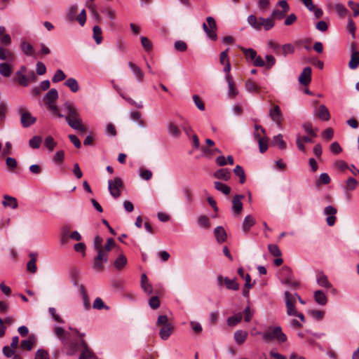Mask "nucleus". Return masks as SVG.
<instances>
[{"label":"nucleus","mask_w":359,"mask_h":359,"mask_svg":"<svg viewBox=\"0 0 359 359\" xmlns=\"http://www.w3.org/2000/svg\"><path fill=\"white\" fill-rule=\"evenodd\" d=\"M58 98L57 90L55 88H51L45 95L43 101L48 107L59 118L65 117L68 125L73 129L78 130L81 133H85L87 130L86 126L83 124L82 119L80 117L77 109L74 103L70 102H65L63 106L67 111V115L64 116L58 110L57 107L55 104V101Z\"/></svg>","instance_id":"nucleus-1"},{"label":"nucleus","mask_w":359,"mask_h":359,"mask_svg":"<svg viewBox=\"0 0 359 359\" xmlns=\"http://www.w3.org/2000/svg\"><path fill=\"white\" fill-rule=\"evenodd\" d=\"M66 348V353L68 355H73L76 354L79 348H82L81 353L79 359H97L94 353L89 348L88 344L83 339H81L80 342L71 341L63 344Z\"/></svg>","instance_id":"nucleus-2"},{"label":"nucleus","mask_w":359,"mask_h":359,"mask_svg":"<svg viewBox=\"0 0 359 359\" xmlns=\"http://www.w3.org/2000/svg\"><path fill=\"white\" fill-rule=\"evenodd\" d=\"M102 244V238L100 236H95L93 241V246L97 252V255L94 259L93 269L98 272L102 271L104 269L102 262L106 263L108 261L107 254L103 250Z\"/></svg>","instance_id":"nucleus-3"},{"label":"nucleus","mask_w":359,"mask_h":359,"mask_svg":"<svg viewBox=\"0 0 359 359\" xmlns=\"http://www.w3.org/2000/svg\"><path fill=\"white\" fill-rule=\"evenodd\" d=\"M156 325L161 327L159 336L163 340H167L174 330V326L166 315L158 316Z\"/></svg>","instance_id":"nucleus-4"},{"label":"nucleus","mask_w":359,"mask_h":359,"mask_svg":"<svg viewBox=\"0 0 359 359\" xmlns=\"http://www.w3.org/2000/svg\"><path fill=\"white\" fill-rule=\"evenodd\" d=\"M262 339L265 342H269L274 339H277V341L278 342L283 343L287 341V337L283 332L282 329L280 326H276V327L270 326L263 333Z\"/></svg>","instance_id":"nucleus-5"},{"label":"nucleus","mask_w":359,"mask_h":359,"mask_svg":"<svg viewBox=\"0 0 359 359\" xmlns=\"http://www.w3.org/2000/svg\"><path fill=\"white\" fill-rule=\"evenodd\" d=\"M280 282L291 288L297 289L299 283L293 278L292 271L288 266H284L278 273Z\"/></svg>","instance_id":"nucleus-6"},{"label":"nucleus","mask_w":359,"mask_h":359,"mask_svg":"<svg viewBox=\"0 0 359 359\" xmlns=\"http://www.w3.org/2000/svg\"><path fill=\"white\" fill-rule=\"evenodd\" d=\"M284 299L287 309V314L288 316H296L300 319L302 322H305L304 316L302 313H298L295 308L294 296H293L292 294H291L290 292L286 291L284 293Z\"/></svg>","instance_id":"nucleus-7"},{"label":"nucleus","mask_w":359,"mask_h":359,"mask_svg":"<svg viewBox=\"0 0 359 359\" xmlns=\"http://www.w3.org/2000/svg\"><path fill=\"white\" fill-rule=\"evenodd\" d=\"M206 21L207 24H203V29L206 33L208 37L213 41H216L217 39V36L216 34L217 24L215 20L212 17L209 16L206 18Z\"/></svg>","instance_id":"nucleus-8"},{"label":"nucleus","mask_w":359,"mask_h":359,"mask_svg":"<svg viewBox=\"0 0 359 359\" xmlns=\"http://www.w3.org/2000/svg\"><path fill=\"white\" fill-rule=\"evenodd\" d=\"M123 187V181L120 177H116L108 182V189L110 194L117 198L121 196V190Z\"/></svg>","instance_id":"nucleus-9"},{"label":"nucleus","mask_w":359,"mask_h":359,"mask_svg":"<svg viewBox=\"0 0 359 359\" xmlns=\"http://www.w3.org/2000/svg\"><path fill=\"white\" fill-rule=\"evenodd\" d=\"M19 114L20 115V121L23 127L27 128L34 124L36 118L32 116V114L27 111L25 109L20 108L19 109Z\"/></svg>","instance_id":"nucleus-10"},{"label":"nucleus","mask_w":359,"mask_h":359,"mask_svg":"<svg viewBox=\"0 0 359 359\" xmlns=\"http://www.w3.org/2000/svg\"><path fill=\"white\" fill-rule=\"evenodd\" d=\"M337 210L332 205H328L324 209V214L327 216L326 222L328 226H332L336 222V216Z\"/></svg>","instance_id":"nucleus-11"},{"label":"nucleus","mask_w":359,"mask_h":359,"mask_svg":"<svg viewBox=\"0 0 359 359\" xmlns=\"http://www.w3.org/2000/svg\"><path fill=\"white\" fill-rule=\"evenodd\" d=\"M269 115L278 127L281 126L282 113L279 106L274 105L273 108L269 110Z\"/></svg>","instance_id":"nucleus-12"},{"label":"nucleus","mask_w":359,"mask_h":359,"mask_svg":"<svg viewBox=\"0 0 359 359\" xmlns=\"http://www.w3.org/2000/svg\"><path fill=\"white\" fill-rule=\"evenodd\" d=\"M243 198V195H236L232 200V210L235 216H238L243 210V205L241 200Z\"/></svg>","instance_id":"nucleus-13"},{"label":"nucleus","mask_w":359,"mask_h":359,"mask_svg":"<svg viewBox=\"0 0 359 359\" xmlns=\"http://www.w3.org/2000/svg\"><path fill=\"white\" fill-rule=\"evenodd\" d=\"M298 80L299 82L304 86L309 85L311 80V68L309 67L304 68Z\"/></svg>","instance_id":"nucleus-14"},{"label":"nucleus","mask_w":359,"mask_h":359,"mask_svg":"<svg viewBox=\"0 0 359 359\" xmlns=\"http://www.w3.org/2000/svg\"><path fill=\"white\" fill-rule=\"evenodd\" d=\"M254 137L258 142L259 151L264 153L268 149V137L266 135L259 136V133H254Z\"/></svg>","instance_id":"nucleus-15"},{"label":"nucleus","mask_w":359,"mask_h":359,"mask_svg":"<svg viewBox=\"0 0 359 359\" xmlns=\"http://www.w3.org/2000/svg\"><path fill=\"white\" fill-rule=\"evenodd\" d=\"M214 235L218 243H222L227 238V233L222 226H218L214 229Z\"/></svg>","instance_id":"nucleus-16"},{"label":"nucleus","mask_w":359,"mask_h":359,"mask_svg":"<svg viewBox=\"0 0 359 359\" xmlns=\"http://www.w3.org/2000/svg\"><path fill=\"white\" fill-rule=\"evenodd\" d=\"M231 176V171L226 168H221L217 170L214 173V177L217 179L228 181Z\"/></svg>","instance_id":"nucleus-17"},{"label":"nucleus","mask_w":359,"mask_h":359,"mask_svg":"<svg viewBox=\"0 0 359 359\" xmlns=\"http://www.w3.org/2000/svg\"><path fill=\"white\" fill-rule=\"evenodd\" d=\"M128 66L130 68L131 71L133 72V74L136 77L137 80L139 82H142L144 80V72L142 70L137 66L135 63L132 62H128Z\"/></svg>","instance_id":"nucleus-18"},{"label":"nucleus","mask_w":359,"mask_h":359,"mask_svg":"<svg viewBox=\"0 0 359 359\" xmlns=\"http://www.w3.org/2000/svg\"><path fill=\"white\" fill-rule=\"evenodd\" d=\"M2 205L6 208L9 207L12 209H16L18 206V201L15 197L5 195L4 196V201H2Z\"/></svg>","instance_id":"nucleus-19"},{"label":"nucleus","mask_w":359,"mask_h":359,"mask_svg":"<svg viewBox=\"0 0 359 359\" xmlns=\"http://www.w3.org/2000/svg\"><path fill=\"white\" fill-rule=\"evenodd\" d=\"M29 256L30 257V260L27 264V269L28 271H29L32 273H34L37 271V267H36V264L37 253L31 252L29 255Z\"/></svg>","instance_id":"nucleus-20"},{"label":"nucleus","mask_w":359,"mask_h":359,"mask_svg":"<svg viewBox=\"0 0 359 359\" xmlns=\"http://www.w3.org/2000/svg\"><path fill=\"white\" fill-rule=\"evenodd\" d=\"M141 287L147 294H151L153 292L152 285L149 283L147 276L145 273H143L141 276Z\"/></svg>","instance_id":"nucleus-21"},{"label":"nucleus","mask_w":359,"mask_h":359,"mask_svg":"<svg viewBox=\"0 0 359 359\" xmlns=\"http://www.w3.org/2000/svg\"><path fill=\"white\" fill-rule=\"evenodd\" d=\"M55 334L60 339L62 344H67V340L69 339V334L66 332L62 327H57L55 328Z\"/></svg>","instance_id":"nucleus-22"},{"label":"nucleus","mask_w":359,"mask_h":359,"mask_svg":"<svg viewBox=\"0 0 359 359\" xmlns=\"http://www.w3.org/2000/svg\"><path fill=\"white\" fill-rule=\"evenodd\" d=\"M36 338L32 334L27 339L22 340L20 343V348L23 350L31 351L34 346Z\"/></svg>","instance_id":"nucleus-23"},{"label":"nucleus","mask_w":359,"mask_h":359,"mask_svg":"<svg viewBox=\"0 0 359 359\" xmlns=\"http://www.w3.org/2000/svg\"><path fill=\"white\" fill-rule=\"evenodd\" d=\"M275 25L274 20L270 17L267 18H259V30L263 27L265 30L271 29Z\"/></svg>","instance_id":"nucleus-24"},{"label":"nucleus","mask_w":359,"mask_h":359,"mask_svg":"<svg viewBox=\"0 0 359 359\" xmlns=\"http://www.w3.org/2000/svg\"><path fill=\"white\" fill-rule=\"evenodd\" d=\"M248 332L246 331L238 330L234 333V339L238 345L243 344L248 337Z\"/></svg>","instance_id":"nucleus-25"},{"label":"nucleus","mask_w":359,"mask_h":359,"mask_svg":"<svg viewBox=\"0 0 359 359\" xmlns=\"http://www.w3.org/2000/svg\"><path fill=\"white\" fill-rule=\"evenodd\" d=\"M316 280L317 283L321 287L326 288H330L332 287V284L329 282L327 277L323 272H320L317 274Z\"/></svg>","instance_id":"nucleus-26"},{"label":"nucleus","mask_w":359,"mask_h":359,"mask_svg":"<svg viewBox=\"0 0 359 359\" xmlns=\"http://www.w3.org/2000/svg\"><path fill=\"white\" fill-rule=\"evenodd\" d=\"M318 117L324 121H328L330 118V114L325 105L321 104L318 107Z\"/></svg>","instance_id":"nucleus-27"},{"label":"nucleus","mask_w":359,"mask_h":359,"mask_svg":"<svg viewBox=\"0 0 359 359\" xmlns=\"http://www.w3.org/2000/svg\"><path fill=\"white\" fill-rule=\"evenodd\" d=\"M224 285L228 290L237 291L240 288L239 284L237 283L236 279H230L228 277L224 278Z\"/></svg>","instance_id":"nucleus-28"},{"label":"nucleus","mask_w":359,"mask_h":359,"mask_svg":"<svg viewBox=\"0 0 359 359\" xmlns=\"http://www.w3.org/2000/svg\"><path fill=\"white\" fill-rule=\"evenodd\" d=\"M315 301L320 305L324 306L327 302L325 294L322 290H316L314 292Z\"/></svg>","instance_id":"nucleus-29"},{"label":"nucleus","mask_w":359,"mask_h":359,"mask_svg":"<svg viewBox=\"0 0 359 359\" xmlns=\"http://www.w3.org/2000/svg\"><path fill=\"white\" fill-rule=\"evenodd\" d=\"M64 84L69 88L72 93H76L79 89L78 81L74 78L67 79Z\"/></svg>","instance_id":"nucleus-30"},{"label":"nucleus","mask_w":359,"mask_h":359,"mask_svg":"<svg viewBox=\"0 0 359 359\" xmlns=\"http://www.w3.org/2000/svg\"><path fill=\"white\" fill-rule=\"evenodd\" d=\"M359 65V52L353 51L351 55V60L348 62V67L351 69H355Z\"/></svg>","instance_id":"nucleus-31"},{"label":"nucleus","mask_w":359,"mask_h":359,"mask_svg":"<svg viewBox=\"0 0 359 359\" xmlns=\"http://www.w3.org/2000/svg\"><path fill=\"white\" fill-rule=\"evenodd\" d=\"M126 264L127 259L125 255L121 254L116 259L114 265L116 269L121 270L126 266Z\"/></svg>","instance_id":"nucleus-32"},{"label":"nucleus","mask_w":359,"mask_h":359,"mask_svg":"<svg viewBox=\"0 0 359 359\" xmlns=\"http://www.w3.org/2000/svg\"><path fill=\"white\" fill-rule=\"evenodd\" d=\"M333 8L340 18H345L348 13V9L341 4H335Z\"/></svg>","instance_id":"nucleus-33"},{"label":"nucleus","mask_w":359,"mask_h":359,"mask_svg":"<svg viewBox=\"0 0 359 359\" xmlns=\"http://www.w3.org/2000/svg\"><path fill=\"white\" fill-rule=\"evenodd\" d=\"M242 320V315L241 313H238L232 316L227 318L226 323L229 327H233L238 324Z\"/></svg>","instance_id":"nucleus-34"},{"label":"nucleus","mask_w":359,"mask_h":359,"mask_svg":"<svg viewBox=\"0 0 359 359\" xmlns=\"http://www.w3.org/2000/svg\"><path fill=\"white\" fill-rule=\"evenodd\" d=\"M14 55L11 51L3 47L0 48V60L12 61Z\"/></svg>","instance_id":"nucleus-35"},{"label":"nucleus","mask_w":359,"mask_h":359,"mask_svg":"<svg viewBox=\"0 0 359 359\" xmlns=\"http://www.w3.org/2000/svg\"><path fill=\"white\" fill-rule=\"evenodd\" d=\"M215 188L218 191L222 193L224 195L229 194L231 191V188L227 186L226 184L220 182H215Z\"/></svg>","instance_id":"nucleus-36"},{"label":"nucleus","mask_w":359,"mask_h":359,"mask_svg":"<svg viewBox=\"0 0 359 359\" xmlns=\"http://www.w3.org/2000/svg\"><path fill=\"white\" fill-rule=\"evenodd\" d=\"M12 68L6 62L0 63V74L5 77H9L11 75Z\"/></svg>","instance_id":"nucleus-37"},{"label":"nucleus","mask_w":359,"mask_h":359,"mask_svg":"<svg viewBox=\"0 0 359 359\" xmlns=\"http://www.w3.org/2000/svg\"><path fill=\"white\" fill-rule=\"evenodd\" d=\"M294 52V46L291 43H285L280 47V53L279 55L286 56L289 54H292Z\"/></svg>","instance_id":"nucleus-38"},{"label":"nucleus","mask_w":359,"mask_h":359,"mask_svg":"<svg viewBox=\"0 0 359 359\" xmlns=\"http://www.w3.org/2000/svg\"><path fill=\"white\" fill-rule=\"evenodd\" d=\"M168 130L169 134L175 137H179L180 136L181 132L178 128V126L174 123H169L168 126Z\"/></svg>","instance_id":"nucleus-39"},{"label":"nucleus","mask_w":359,"mask_h":359,"mask_svg":"<svg viewBox=\"0 0 359 359\" xmlns=\"http://www.w3.org/2000/svg\"><path fill=\"white\" fill-rule=\"evenodd\" d=\"M272 144L275 146H278L280 149L286 148V143L281 134H278L273 137Z\"/></svg>","instance_id":"nucleus-40"},{"label":"nucleus","mask_w":359,"mask_h":359,"mask_svg":"<svg viewBox=\"0 0 359 359\" xmlns=\"http://www.w3.org/2000/svg\"><path fill=\"white\" fill-rule=\"evenodd\" d=\"M255 219L251 215H248L245 217L243 223V230L247 232L254 224Z\"/></svg>","instance_id":"nucleus-41"},{"label":"nucleus","mask_w":359,"mask_h":359,"mask_svg":"<svg viewBox=\"0 0 359 359\" xmlns=\"http://www.w3.org/2000/svg\"><path fill=\"white\" fill-rule=\"evenodd\" d=\"M234 174L239 177L240 183L243 184L245 182V174L244 172L243 168L240 166L239 165H237L235 168L233 169Z\"/></svg>","instance_id":"nucleus-42"},{"label":"nucleus","mask_w":359,"mask_h":359,"mask_svg":"<svg viewBox=\"0 0 359 359\" xmlns=\"http://www.w3.org/2000/svg\"><path fill=\"white\" fill-rule=\"evenodd\" d=\"M93 38L97 44H100L102 42V29L98 25H95L93 29Z\"/></svg>","instance_id":"nucleus-43"},{"label":"nucleus","mask_w":359,"mask_h":359,"mask_svg":"<svg viewBox=\"0 0 359 359\" xmlns=\"http://www.w3.org/2000/svg\"><path fill=\"white\" fill-rule=\"evenodd\" d=\"M302 127L304 131L308 133L312 137H316L317 136L316 131L317 129H313L312 126V123L310 122H306L302 125Z\"/></svg>","instance_id":"nucleus-44"},{"label":"nucleus","mask_w":359,"mask_h":359,"mask_svg":"<svg viewBox=\"0 0 359 359\" xmlns=\"http://www.w3.org/2000/svg\"><path fill=\"white\" fill-rule=\"evenodd\" d=\"M248 24L255 29L259 30V18L257 19L254 15H250L248 17Z\"/></svg>","instance_id":"nucleus-45"},{"label":"nucleus","mask_w":359,"mask_h":359,"mask_svg":"<svg viewBox=\"0 0 359 359\" xmlns=\"http://www.w3.org/2000/svg\"><path fill=\"white\" fill-rule=\"evenodd\" d=\"M21 49L22 52L27 55H32L34 53L33 46L28 42L23 41L21 43Z\"/></svg>","instance_id":"nucleus-46"},{"label":"nucleus","mask_w":359,"mask_h":359,"mask_svg":"<svg viewBox=\"0 0 359 359\" xmlns=\"http://www.w3.org/2000/svg\"><path fill=\"white\" fill-rule=\"evenodd\" d=\"M42 139L40 136L35 135L29 141V145L32 149H39L41 146Z\"/></svg>","instance_id":"nucleus-47"},{"label":"nucleus","mask_w":359,"mask_h":359,"mask_svg":"<svg viewBox=\"0 0 359 359\" xmlns=\"http://www.w3.org/2000/svg\"><path fill=\"white\" fill-rule=\"evenodd\" d=\"M245 87L247 91L254 93L258 90L259 86L251 79H248L245 83Z\"/></svg>","instance_id":"nucleus-48"},{"label":"nucleus","mask_w":359,"mask_h":359,"mask_svg":"<svg viewBox=\"0 0 359 359\" xmlns=\"http://www.w3.org/2000/svg\"><path fill=\"white\" fill-rule=\"evenodd\" d=\"M242 51L247 59L254 60L257 56V52L252 48H242Z\"/></svg>","instance_id":"nucleus-49"},{"label":"nucleus","mask_w":359,"mask_h":359,"mask_svg":"<svg viewBox=\"0 0 359 359\" xmlns=\"http://www.w3.org/2000/svg\"><path fill=\"white\" fill-rule=\"evenodd\" d=\"M44 144L46 147V148L50 151H52L55 147L56 146L57 143L51 136H48L46 137L44 141Z\"/></svg>","instance_id":"nucleus-50"},{"label":"nucleus","mask_w":359,"mask_h":359,"mask_svg":"<svg viewBox=\"0 0 359 359\" xmlns=\"http://www.w3.org/2000/svg\"><path fill=\"white\" fill-rule=\"evenodd\" d=\"M66 75L61 69H57L52 78L53 83H57L65 79Z\"/></svg>","instance_id":"nucleus-51"},{"label":"nucleus","mask_w":359,"mask_h":359,"mask_svg":"<svg viewBox=\"0 0 359 359\" xmlns=\"http://www.w3.org/2000/svg\"><path fill=\"white\" fill-rule=\"evenodd\" d=\"M93 307L95 309L101 310L102 309H105L107 310L109 309V307L104 304L102 299L100 297H97L94 300Z\"/></svg>","instance_id":"nucleus-52"},{"label":"nucleus","mask_w":359,"mask_h":359,"mask_svg":"<svg viewBox=\"0 0 359 359\" xmlns=\"http://www.w3.org/2000/svg\"><path fill=\"white\" fill-rule=\"evenodd\" d=\"M65 158V152L63 150L58 151L55 153L53 158V161L56 164L60 165L62 163Z\"/></svg>","instance_id":"nucleus-53"},{"label":"nucleus","mask_w":359,"mask_h":359,"mask_svg":"<svg viewBox=\"0 0 359 359\" xmlns=\"http://www.w3.org/2000/svg\"><path fill=\"white\" fill-rule=\"evenodd\" d=\"M198 224L199 226L203 228H209L210 226V221L209 218L207 216L201 215L198 217L197 219Z\"/></svg>","instance_id":"nucleus-54"},{"label":"nucleus","mask_w":359,"mask_h":359,"mask_svg":"<svg viewBox=\"0 0 359 359\" xmlns=\"http://www.w3.org/2000/svg\"><path fill=\"white\" fill-rule=\"evenodd\" d=\"M140 177L144 180H149L152 177V172L149 170L140 168L139 170Z\"/></svg>","instance_id":"nucleus-55"},{"label":"nucleus","mask_w":359,"mask_h":359,"mask_svg":"<svg viewBox=\"0 0 359 359\" xmlns=\"http://www.w3.org/2000/svg\"><path fill=\"white\" fill-rule=\"evenodd\" d=\"M330 177L328 174L324 172L320 175L319 179L316 184L318 186L320 184H328L330 182Z\"/></svg>","instance_id":"nucleus-56"},{"label":"nucleus","mask_w":359,"mask_h":359,"mask_svg":"<svg viewBox=\"0 0 359 359\" xmlns=\"http://www.w3.org/2000/svg\"><path fill=\"white\" fill-rule=\"evenodd\" d=\"M141 43H142V46H143L144 49L146 51L149 52V51L151 50L152 43L148 38H147L145 36H142L141 37Z\"/></svg>","instance_id":"nucleus-57"},{"label":"nucleus","mask_w":359,"mask_h":359,"mask_svg":"<svg viewBox=\"0 0 359 359\" xmlns=\"http://www.w3.org/2000/svg\"><path fill=\"white\" fill-rule=\"evenodd\" d=\"M69 237L70 236L69 235V229L66 227L63 228L60 236L61 245L66 244L69 241Z\"/></svg>","instance_id":"nucleus-58"},{"label":"nucleus","mask_w":359,"mask_h":359,"mask_svg":"<svg viewBox=\"0 0 359 359\" xmlns=\"http://www.w3.org/2000/svg\"><path fill=\"white\" fill-rule=\"evenodd\" d=\"M309 313L317 320H322L325 315L324 311L320 310H310Z\"/></svg>","instance_id":"nucleus-59"},{"label":"nucleus","mask_w":359,"mask_h":359,"mask_svg":"<svg viewBox=\"0 0 359 359\" xmlns=\"http://www.w3.org/2000/svg\"><path fill=\"white\" fill-rule=\"evenodd\" d=\"M269 251L271 255H273L275 257H280L281 256V252L276 245L270 244L268 245Z\"/></svg>","instance_id":"nucleus-60"},{"label":"nucleus","mask_w":359,"mask_h":359,"mask_svg":"<svg viewBox=\"0 0 359 359\" xmlns=\"http://www.w3.org/2000/svg\"><path fill=\"white\" fill-rule=\"evenodd\" d=\"M176 50L180 52H184L187 49V43L183 41H177L174 44Z\"/></svg>","instance_id":"nucleus-61"},{"label":"nucleus","mask_w":359,"mask_h":359,"mask_svg":"<svg viewBox=\"0 0 359 359\" xmlns=\"http://www.w3.org/2000/svg\"><path fill=\"white\" fill-rule=\"evenodd\" d=\"M330 150L333 154L337 155L341 152L342 149L337 142H334L330 144Z\"/></svg>","instance_id":"nucleus-62"},{"label":"nucleus","mask_w":359,"mask_h":359,"mask_svg":"<svg viewBox=\"0 0 359 359\" xmlns=\"http://www.w3.org/2000/svg\"><path fill=\"white\" fill-rule=\"evenodd\" d=\"M149 305L152 309H156L160 306V300L158 297L153 296L149 299Z\"/></svg>","instance_id":"nucleus-63"},{"label":"nucleus","mask_w":359,"mask_h":359,"mask_svg":"<svg viewBox=\"0 0 359 359\" xmlns=\"http://www.w3.org/2000/svg\"><path fill=\"white\" fill-rule=\"evenodd\" d=\"M34 359H49V354L44 349H39L35 354Z\"/></svg>","instance_id":"nucleus-64"}]
</instances>
